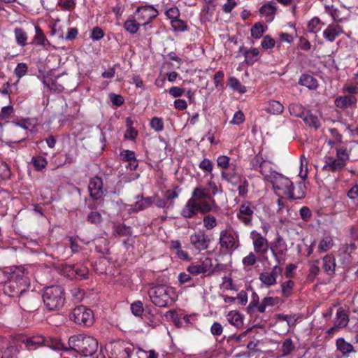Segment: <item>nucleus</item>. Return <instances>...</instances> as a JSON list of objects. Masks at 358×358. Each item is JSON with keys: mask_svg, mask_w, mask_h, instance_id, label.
<instances>
[{"mask_svg": "<svg viewBox=\"0 0 358 358\" xmlns=\"http://www.w3.org/2000/svg\"><path fill=\"white\" fill-rule=\"evenodd\" d=\"M321 23V20L317 17H314L313 19H311L308 22L307 25V29L310 33H316L317 31L320 30V28H318V26Z\"/></svg>", "mask_w": 358, "mask_h": 358, "instance_id": "nucleus-57", "label": "nucleus"}, {"mask_svg": "<svg viewBox=\"0 0 358 358\" xmlns=\"http://www.w3.org/2000/svg\"><path fill=\"white\" fill-rule=\"evenodd\" d=\"M228 85L234 91H236L241 94H244L246 92V87L243 85L237 78L234 77H231L228 80Z\"/></svg>", "mask_w": 358, "mask_h": 358, "instance_id": "nucleus-45", "label": "nucleus"}, {"mask_svg": "<svg viewBox=\"0 0 358 358\" xmlns=\"http://www.w3.org/2000/svg\"><path fill=\"white\" fill-rule=\"evenodd\" d=\"M357 102V99L353 95H347V96H339L336 99L335 103L336 106L342 108H346L353 104H355Z\"/></svg>", "mask_w": 358, "mask_h": 358, "instance_id": "nucleus-28", "label": "nucleus"}, {"mask_svg": "<svg viewBox=\"0 0 358 358\" xmlns=\"http://www.w3.org/2000/svg\"><path fill=\"white\" fill-rule=\"evenodd\" d=\"M336 346L337 350L346 357H348L350 353L357 352L354 346L351 343L347 342L343 338H338L336 339Z\"/></svg>", "mask_w": 358, "mask_h": 358, "instance_id": "nucleus-22", "label": "nucleus"}, {"mask_svg": "<svg viewBox=\"0 0 358 358\" xmlns=\"http://www.w3.org/2000/svg\"><path fill=\"white\" fill-rule=\"evenodd\" d=\"M349 320L348 315L345 313V310L342 307L338 308L334 320L335 325L340 329L345 328L348 326Z\"/></svg>", "mask_w": 358, "mask_h": 358, "instance_id": "nucleus-24", "label": "nucleus"}, {"mask_svg": "<svg viewBox=\"0 0 358 358\" xmlns=\"http://www.w3.org/2000/svg\"><path fill=\"white\" fill-rule=\"evenodd\" d=\"M230 158L226 155L219 156L217 159V166L223 169H227L229 166Z\"/></svg>", "mask_w": 358, "mask_h": 358, "instance_id": "nucleus-64", "label": "nucleus"}, {"mask_svg": "<svg viewBox=\"0 0 358 358\" xmlns=\"http://www.w3.org/2000/svg\"><path fill=\"white\" fill-rule=\"evenodd\" d=\"M266 110L273 115L281 114L284 110V106L278 101L271 100L268 101Z\"/></svg>", "mask_w": 358, "mask_h": 358, "instance_id": "nucleus-34", "label": "nucleus"}, {"mask_svg": "<svg viewBox=\"0 0 358 358\" xmlns=\"http://www.w3.org/2000/svg\"><path fill=\"white\" fill-rule=\"evenodd\" d=\"M131 310L135 316H141L144 311L143 303L141 301L134 302L131 305Z\"/></svg>", "mask_w": 358, "mask_h": 358, "instance_id": "nucleus-58", "label": "nucleus"}, {"mask_svg": "<svg viewBox=\"0 0 358 358\" xmlns=\"http://www.w3.org/2000/svg\"><path fill=\"white\" fill-rule=\"evenodd\" d=\"M31 164L36 171H42L46 168L48 161L41 155H35L31 157Z\"/></svg>", "mask_w": 358, "mask_h": 358, "instance_id": "nucleus-31", "label": "nucleus"}, {"mask_svg": "<svg viewBox=\"0 0 358 358\" xmlns=\"http://www.w3.org/2000/svg\"><path fill=\"white\" fill-rule=\"evenodd\" d=\"M250 238L252 241L254 252L257 255L264 257L269 249V244L266 238L256 230H252L250 232Z\"/></svg>", "mask_w": 358, "mask_h": 358, "instance_id": "nucleus-10", "label": "nucleus"}, {"mask_svg": "<svg viewBox=\"0 0 358 358\" xmlns=\"http://www.w3.org/2000/svg\"><path fill=\"white\" fill-rule=\"evenodd\" d=\"M271 252L277 265L284 264L286 261V255L288 250L287 245L284 238L279 234L270 247Z\"/></svg>", "mask_w": 358, "mask_h": 358, "instance_id": "nucleus-6", "label": "nucleus"}, {"mask_svg": "<svg viewBox=\"0 0 358 358\" xmlns=\"http://www.w3.org/2000/svg\"><path fill=\"white\" fill-rule=\"evenodd\" d=\"M344 33L343 27L338 24H329L322 32L324 38L329 42H334Z\"/></svg>", "mask_w": 358, "mask_h": 358, "instance_id": "nucleus-18", "label": "nucleus"}, {"mask_svg": "<svg viewBox=\"0 0 358 358\" xmlns=\"http://www.w3.org/2000/svg\"><path fill=\"white\" fill-rule=\"evenodd\" d=\"M20 266L6 267L3 269H0V284L7 283L13 277L19 276L17 274V268Z\"/></svg>", "mask_w": 358, "mask_h": 358, "instance_id": "nucleus-25", "label": "nucleus"}, {"mask_svg": "<svg viewBox=\"0 0 358 358\" xmlns=\"http://www.w3.org/2000/svg\"><path fill=\"white\" fill-rule=\"evenodd\" d=\"M299 83L310 90H315L318 86L317 80L313 76L308 74H303L299 79Z\"/></svg>", "mask_w": 358, "mask_h": 358, "instance_id": "nucleus-29", "label": "nucleus"}, {"mask_svg": "<svg viewBox=\"0 0 358 358\" xmlns=\"http://www.w3.org/2000/svg\"><path fill=\"white\" fill-rule=\"evenodd\" d=\"M277 11V6L275 2L271 1L268 3L264 4L259 8V13L266 17H271L273 19V15Z\"/></svg>", "mask_w": 358, "mask_h": 358, "instance_id": "nucleus-30", "label": "nucleus"}, {"mask_svg": "<svg viewBox=\"0 0 358 358\" xmlns=\"http://www.w3.org/2000/svg\"><path fill=\"white\" fill-rule=\"evenodd\" d=\"M305 123L310 127L318 129L320 127V122L318 117L307 111L303 117L302 118Z\"/></svg>", "mask_w": 358, "mask_h": 358, "instance_id": "nucleus-38", "label": "nucleus"}, {"mask_svg": "<svg viewBox=\"0 0 358 358\" xmlns=\"http://www.w3.org/2000/svg\"><path fill=\"white\" fill-rule=\"evenodd\" d=\"M66 269L69 272L72 271V274H73L74 273L75 275L80 277V278H85L88 274V269L87 268V267L83 266H68L66 267Z\"/></svg>", "mask_w": 358, "mask_h": 358, "instance_id": "nucleus-41", "label": "nucleus"}, {"mask_svg": "<svg viewBox=\"0 0 358 358\" xmlns=\"http://www.w3.org/2000/svg\"><path fill=\"white\" fill-rule=\"evenodd\" d=\"M136 351V354L141 357L143 355H146V352L142 349L138 348H135L134 345H129L127 347L124 348L123 353L124 355V358H130L132 353Z\"/></svg>", "mask_w": 358, "mask_h": 358, "instance_id": "nucleus-47", "label": "nucleus"}, {"mask_svg": "<svg viewBox=\"0 0 358 358\" xmlns=\"http://www.w3.org/2000/svg\"><path fill=\"white\" fill-rule=\"evenodd\" d=\"M16 271L19 276L13 277L3 285V292L10 297L20 298L27 291L29 280L24 267L20 266Z\"/></svg>", "mask_w": 358, "mask_h": 358, "instance_id": "nucleus-2", "label": "nucleus"}, {"mask_svg": "<svg viewBox=\"0 0 358 358\" xmlns=\"http://www.w3.org/2000/svg\"><path fill=\"white\" fill-rule=\"evenodd\" d=\"M211 197L208 189L201 187H196L194 189L191 198L195 199L197 201V200L203 201L204 199H211Z\"/></svg>", "mask_w": 358, "mask_h": 358, "instance_id": "nucleus-33", "label": "nucleus"}, {"mask_svg": "<svg viewBox=\"0 0 358 358\" xmlns=\"http://www.w3.org/2000/svg\"><path fill=\"white\" fill-rule=\"evenodd\" d=\"M197 201L190 198L181 210V215L185 218H192L198 213Z\"/></svg>", "mask_w": 358, "mask_h": 358, "instance_id": "nucleus-21", "label": "nucleus"}, {"mask_svg": "<svg viewBox=\"0 0 358 358\" xmlns=\"http://www.w3.org/2000/svg\"><path fill=\"white\" fill-rule=\"evenodd\" d=\"M265 162L261 156L260 153L257 155L255 157H253L250 161V166L252 169L257 170L261 168L262 164Z\"/></svg>", "mask_w": 358, "mask_h": 358, "instance_id": "nucleus-62", "label": "nucleus"}, {"mask_svg": "<svg viewBox=\"0 0 358 358\" xmlns=\"http://www.w3.org/2000/svg\"><path fill=\"white\" fill-rule=\"evenodd\" d=\"M106 191L103 188L102 179L99 176H94L90 180L88 192L90 196L94 201L101 199Z\"/></svg>", "mask_w": 358, "mask_h": 358, "instance_id": "nucleus-13", "label": "nucleus"}, {"mask_svg": "<svg viewBox=\"0 0 358 358\" xmlns=\"http://www.w3.org/2000/svg\"><path fill=\"white\" fill-rule=\"evenodd\" d=\"M40 296L38 294L27 290L19 299L20 307L25 311L32 313L38 309L40 306Z\"/></svg>", "mask_w": 358, "mask_h": 358, "instance_id": "nucleus-7", "label": "nucleus"}, {"mask_svg": "<svg viewBox=\"0 0 358 358\" xmlns=\"http://www.w3.org/2000/svg\"><path fill=\"white\" fill-rule=\"evenodd\" d=\"M294 349L292 340L289 338L284 341L282 345V352L284 355H288Z\"/></svg>", "mask_w": 358, "mask_h": 358, "instance_id": "nucleus-60", "label": "nucleus"}, {"mask_svg": "<svg viewBox=\"0 0 358 358\" xmlns=\"http://www.w3.org/2000/svg\"><path fill=\"white\" fill-rule=\"evenodd\" d=\"M213 264L210 258H205V259L200 264H191L187 268V271L194 275H198L199 274H206L210 275L214 273L212 268Z\"/></svg>", "mask_w": 358, "mask_h": 358, "instance_id": "nucleus-14", "label": "nucleus"}, {"mask_svg": "<svg viewBox=\"0 0 358 358\" xmlns=\"http://www.w3.org/2000/svg\"><path fill=\"white\" fill-rule=\"evenodd\" d=\"M322 268L328 275H333L336 271V259L331 255H327L323 257Z\"/></svg>", "mask_w": 358, "mask_h": 358, "instance_id": "nucleus-23", "label": "nucleus"}, {"mask_svg": "<svg viewBox=\"0 0 358 358\" xmlns=\"http://www.w3.org/2000/svg\"><path fill=\"white\" fill-rule=\"evenodd\" d=\"M250 31L251 36L254 38L259 39L263 36L264 33L265 32V27L261 22H257L252 27Z\"/></svg>", "mask_w": 358, "mask_h": 358, "instance_id": "nucleus-50", "label": "nucleus"}, {"mask_svg": "<svg viewBox=\"0 0 358 358\" xmlns=\"http://www.w3.org/2000/svg\"><path fill=\"white\" fill-rule=\"evenodd\" d=\"M141 26H142V24L140 23V22L138 21L137 22L136 20H127L124 23V27L126 31L132 34H136Z\"/></svg>", "mask_w": 358, "mask_h": 358, "instance_id": "nucleus-46", "label": "nucleus"}, {"mask_svg": "<svg viewBox=\"0 0 358 358\" xmlns=\"http://www.w3.org/2000/svg\"><path fill=\"white\" fill-rule=\"evenodd\" d=\"M150 127L157 132L162 131L164 129V122L162 118L154 117L150 122Z\"/></svg>", "mask_w": 358, "mask_h": 358, "instance_id": "nucleus-54", "label": "nucleus"}, {"mask_svg": "<svg viewBox=\"0 0 358 358\" xmlns=\"http://www.w3.org/2000/svg\"><path fill=\"white\" fill-rule=\"evenodd\" d=\"M289 113L295 117L303 118L307 111L303 106L298 103H292L289 106Z\"/></svg>", "mask_w": 358, "mask_h": 358, "instance_id": "nucleus-39", "label": "nucleus"}, {"mask_svg": "<svg viewBox=\"0 0 358 358\" xmlns=\"http://www.w3.org/2000/svg\"><path fill=\"white\" fill-rule=\"evenodd\" d=\"M324 9L325 12L331 15L334 22L337 23H342L347 21L350 17V10L345 12L335 8L333 5H326Z\"/></svg>", "mask_w": 358, "mask_h": 358, "instance_id": "nucleus-17", "label": "nucleus"}, {"mask_svg": "<svg viewBox=\"0 0 358 358\" xmlns=\"http://www.w3.org/2000/svg\"><path fill=\"white\" fill-rule=\"evenodd\" d=\"M294 282L292 280H287L282 283L281 288L282 296L285 297H288L291 296L292 294V289L294 287Z\"/></svg>", "mask_w": 358, "mask_h": 358, "instance_id": "nucleus-52", "label": "nucleus"}, {"mask_svg": "<svg viewBox=\"0 0 358 358\" xmlns=\"http://www.w3.org/2000/svg\"><path fill=\"white\" fill-rule=\"evenodd\" d=\"M28 66L25 63H19L15 69V74L18 78H21L27 74Z\"/></svg>", "mask_w": 358, "mask_h": 358, "instance_id": "nucleus-61", "label": "nucleus"}, {"mask_svg": "<svg viewBox=\"0 0 358 358\" xmlns=\"http://www.w3.org/2000/svg\"><path fill=\"white\" fill-rule=\"evenodd\" d=\"M255 206L250 202H245L240 205L237 213V218L245 226L252 224V217Z\"/></svg>", "mask_w": 358, "mask_h": 358, "instance_id": "nucleus-12", "label": "nucleus"}, {"mask_svg": "<svg viewBox=\"0 0 358 358\" xmlns=\"http://www.w3.org/2000/svg\"><path fill=\"white\" fill-rule=\"evenodd\" d=\"M14 34L17 44L21 47H24L28 39L27 32L21 27H16L14 29Z\"/></svg>", "mask_w": 358, "mask_h": 358, "instance_id": "nucleus-32", "label": "nucleus"}, {"mask_svg": "<svg viewBox=\"0 0 358 358\" xmlns=\"http://www.w3.org/2000/svg\"><path fill=\"white\" fill-rule=\"evenodd\" d=\"M148 294L156 306L165 308L174 301V291L172 287L160 285L149 289Z\"/></svg>", "mask_w": 358, "mask_h": 358, "instance_id": "nucleus-4", "label": "nucleus"}, {"mask_svg": "<svg viewBox=\"0 0 358 358\" xmlns=\"http://www.w3.org/2000/svg\"><path fill=\"white\" fill-rule=\"evenodd\" d=\"M259 171L268 182L271 179V177L277 173L275 171L272 170L270 163L266 161L262 164Z\"/></svg>", "mask_w": 358, "mask_h": 358, "instance_id": "nucleus-43", "label": "nucleus"}, {"mask_svg": "<svg viewBox=\"0 0 358 358\" xmlns=\"http://www.w3.org/2000/svg\"><path fill=\"white\" fill-rule=\"evenodd\" d=\"M69 349L84 357L93 356L98 350V341L92 336L84 334L71 336L69 339Z\"/></svg>", "mask_w": 358, "mask_h": 358, "instance_id": "nucleus-1", "label": "nucleus"}, {"mask_svg": "<svg viewBox=\"0 0 358 358\" xmlns=\"http://www.w3.org/2000/svg\"><path fill=\"white\" fill-rule=\"evenodd\" d=\"M279 301L278 297L266 296L261 301V305L259 307V313H263L266 310V307H273L276 305Z\"/></svg>", "mask_w": 358, "mask_h": 358, "instance_id": "nucleus-40", "label": "nucleus"}, {"mask_svg": "<svg viewBox=\"0 0 358 358\" xmlns=\"http://www.w3.org/2000/svg\"><path fill=\"white\" fill-rule=\"evenodd\" d=\"M120 156L123 162H127L136 158V155L134 151L129 150H124L120 152Z\"/></svg>", "mask_w": 358, "mask_h": 358, "instance_id": "nucleus-63", "label": "nucleus"}, {"mask_svg": "<svg viewBox=\"0 0 358 358\" xmlns=\"http://www.w3.org/2000/svg\"><path fill=\"white\" fill-rule=\"evenodd\" d=\"M260 305L261 302H259V295L255 292H252L250 296V303L247 308L248 313L252 315L255 312V310L259 312V307Z\"/></svg>", "mask_w": 358, "mask_h": 358, "instance_id": "nucleus-35", "label": "nucleus"}, {"mask_svg": "<svg viewBox=\"0 0 358 358\" xmlns=\"http://www.w3.org/2000/svg\"><path fill=\"white\" fill-rule=\"evenodd\" d=\"M268 182L273 185V187L277 194H287L292 199H297L294 195L293 183L288 178L277 172Z\"/></svg>", "mask_w": 358, "mask_h": 358, "instance_id": "nucleus-5", "label": "nucleus"}, {"mask_svg": "<svg viewBox=\"0 0 358 358\" xmlns=\"http://www.w3.org/2000/svg\"><path fill=\"white\" fill-rule=\"evenodd\" d=\"M137 20L140 23L146 25L158 15V11L153 6H140L136 9Z\"/></svg>", "mask_w": 358, "mask_h": 358, "instance_id": "nucleus-15", "label": "nucleus"}, {"mask_svg": "<svg viewBox=\"0 0 358 358\" xmlns=\"http://www.w3.org/2000/svg\"><path fill=\"white\" fill-rule=\"evenodd\" d=\"M45 342V338L42 336H34L27 339L26 344L29 348L35 349L42 345Z\"/></svg>", "mask_w": 358, "mask_h": 358, "instance_id": "nucleus-48", "label": "nucleus"}, {"mask_svg": "<svg viewBox=\"0 0 358 358\" xmlns=\"http://www.w3.org/2000/svg\"><path fill=\"white\" fill-rule=\"evenodd\" d=\"M42 299L48 310H60L66 302L64 289L59 285L47 287L43 290Z\"/></svg>", "mask_w": 358, "mask_h": 358, "instance_id": "nucleus-3", "label": "nucleus"}, {"mask_svg": "<svg viewBox=\"0 0 358 358\" xmlns=\"http://www.w3.org/2000/svg\"><path fill=\"white\" fill-rule=\"evenodd\" d=\"M240 51H243L245 62L248 65H252L259 59V52L257 48L246 50L244 47H241Z\"/></svg>", "mask_w": 358, "mask_h": 358, "instance_id": "nucleus-26", "label": "nucleus"}, {"mask_svg": "<svg viewBox=\"0 0 358 358\" xmlns=\"http://www.w3.org/2000/svg\"><path fill=\"white\" fill-rule=\"evenodd\" d=\"M222 179L227 180L228 182L236 184L239 178L238 173L236 172V169H233L231 171H222Z\"/></svg>", "mask_w": 358, "mask_h": 358, "instance_id": "nucleus-49", "label": "nucleus"}, {"mask_svg": "<svg viewBox=\"0 0 358 358\" xmlns=\"http://www.w3.org/2000/svg\"><path fill=\"white\" fill-rule=\"evenodd\" d=\"M31 43L45 49L50 45V41L39 26H35V35Z\"/></svg>", "mask_w": 358, "mask_h": 358, "instance_id": "nucleus-19", "label": "nucleus"}, {"mask_svg": "<svg viewBox=\"0 0 358 358\" xmlns=\"http://www.w3.org/2000/svg\"><path fill=\"white\" fill-rule=\"evenodd\" d=\"M209 201H197L198 212L202 214H206L213 210V208H217L215 200L211 197Z\"/></svg>", "mask_w": 358, "mask_h": 358, "instance_id": "nucleus-27", "label": "nucleus"}, {"mask_svg": "<svg viewBox=\"0 0 358 358\" xmlns=\"http://www.w3.org/2000/svg\"><path fill=\"white\" fill-rule=\"evenodd\" d=\"M87 222L93 224H99L102 222V216L98 211H91L87 217Z\"/></svg>", "mask_w": 358, "mask_h": 358, "instance_id": "nucleus-56", "label": "nucleus"}, {"mask_svg": "<svg viewBox=\"0 0 358 358\" xmlns=\"http://www.w3.org/2000/svg\"><path fill=\"white\" fill-rule=\"evenodd\" d=\"M227 320L231 324L236 327H240L243 324L242 317L238 312L230 311L227 315Z\"/></svg>", "mask_w": 358, "mask_h": 358, "instance_id": "nucleus-42", "label": "nucleus"}, {"mask_svg": "<svg viewBox=\"0 0 358 358\" xmlns=\"http://www.w3.org/2000/svg\"><path fill=\"white\" fill-rule=\"evenodd\" d=\"M204 227L208 230H211L217 226V220L212 215H205L203 218Z\"/></svg>", "mask_w": 358, "mask_h": 358, "instance_id": "nucleus-51", "label": "nucleus"}, {"mask_svg": "<svg viewBox=\"0 0 358 358\" xmlns=\"http://www.w3.org/2000/svg\"><path fill=\"white\" fill-rule=\"evenodd\" d=\"M58 6L63 10L72 11L76 6V0H59Z\"/></svg>", "mask_w": 358, "mask_h": 358, "instance_id": "nucleus-55", "label": "nucleus"}, {"mask_svg": "<svg viewBox=\"0 0 358 358\" xmlns=\"http://www.w3.org/2000/svg\"><path fill=\"white\" fill-rule=\"evenodd\" d=\"M113 231L120 236H132L131 228L123 223L114 225Z\"/></svg>", "mask_w": 358, "mask_h": 358, "instance_id": "nucleus-37", "label": "nucleus"}, {"mask_svg": "<svg viewBox=\"0 0 358 358\" xmlns=\"http://www.w3.org/2000/svg\"><path fill=\"white\" fill-rule=\"evenodd\" d=\"M190 243L198 251L207 250L210 243V238L203 230L194 233L189 236Z\"/></svg>", "mask_w": 358, "mask_h": 358, "instance_id": "nucleus-11", "label": "nucleus"}, {"mask_svg": "<svg viewBox=\"0 0 358 358\" xmlns=\"http://www.w3.org/2000/svg\"><path fill=\"white\" fill-rule=\"evenodd\" d=\"M219 244L227 250H236L240 246L238 235L227 229L222 230L220 234Z\"/></svg>", "mask_w": 358, "mask_h": 358, "instance_id": "nucleus-9", "label": "nucleus"}, {"mask_svg": "<svg viewBox=\"0 0 358 358\" xmlns=\"http://www.w3.org/2000/svg\"><path fill=\"white\" fill-rule=\"evenodd\" d=\"M71 318L78 324L90 326L94 321L92 311L84 306L76 307L72 312Z\"/></svg>", "mask_w": 358, "mask_h": 358, "instance_id": "nucleus-8", "label": "nucleus"}, {"mask_svg": "<svg viewBox=\"0 0 358 358\" xmlns=\"http://www.w3.org/2000/svg\"><path fill=\"white\" fill-rule=\"evenodd\" d=\"M255 252H250L247 256L243 257L242 263L244 266H252L257 262V258Z\"/></svg>", "mask_w": 358, "mask_h": 358, "instance_id": "nucleus-59", "label": "nucleus"}, {"mask_svg": "<svg viewBox=\"0 0 358 358\" xmlns=\"http://www.w3.org/2000/svg\"><path fill=\"white\" fill-rule=\"evenodd\" d=\"M346 163L332 157H326L325 164L322 167L323 171H331L332 172H340L345 167Z\"/></svg>", "mask_w": 358, "mask_h": 358, "instance_id": "nucleus-20", "label": "nucleus"}, {"mask_svg": "<svg viewBox=\"0 0 358 358\" xmlns=\"http://www.w3.org/2000/svg\"><path fill=\"white\" fill-rule=\"evenodd\" d=\"M2 348L0 352L2 354L0 358H16V350L13 346H8V343L1 341Z\"/></svg>", "mask_w": 358, "mask_h": 358, "instance_id": "nucleus-36", "label": "nucleus"}, {"mask_svg": "<svg viewBox=\"0 0 358 358\" xmlns=\"http://www.w3.org/2000/svg\"><path fill=\"white\" fill-rule=\"evenodd\" d=\"M282 272V268L279 265H275L271 271H264L259 274V280L269 287L275 285L277 283V278Z\"/></svg>", "mask_w": 358, "mask_h": 358, "instance_id": "nucleus-16", "label": "nucleus"}, {"mask_svg": "<svg viewBox=\"0 0 358 358\" xmlns=\"http://www.w3.org/2000/svg\"><path fill=\"white\" fill-rule=\"evenodd\" d=\"M171 24L174 31H185L187 30V24L179 17L171 21Z\"/></svg>", "mask_w": 358, "mask_h": 358, "instance_id": "nucleus-53", "label": "nucleus"}, {"mask_svg": "<svg viewBox=\"0 0 358 358\" xmlns=\"http://www.w3.org/2000/svg\"><path fill=\"white\" fill-rule=\"evenodd\" d=\"M334 245V241L331 236L324 237L319 243L318 250L320 252H324L330 250Z\"/></svg>", "mask_w": 358, "mask_h": 358, "instance_id": "nucleus-44", "label": "nucleus"}]
</instances>
